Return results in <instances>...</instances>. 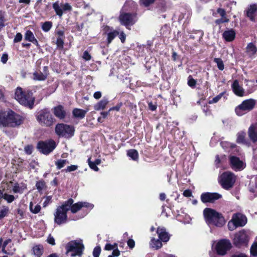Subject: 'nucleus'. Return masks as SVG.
Segmentation results:
<instances>
[{"mask_svg": "<svg viewBox=\"0 0 257 257\" xmlns=\"http://www.w3.org/2000/svg\"><path fill=\"white\" fill-rule=\"evenodd\" d=\"M23 122V117L12 110L0 112V126L16 127Z\"/></svg>", "mask_w": 257, "mask_h": 257, "instance_id": "obj_1", "label": "nucleus"}, {"mask_svg": "<svg viewBox=\"0 0 257 257\" xmlns=\"http://www.w3.org/2000/svg\"><path fill=\"white\" fill-rule=\"evenodd\" d=\"M203 216L206 223L217 227H222L225 224V220L222 215L214 209L206 208L203 210Z\"/></svg>", "mask_w": 257, "mask_h": 257, "instance_id": "obj_2", "label": "nucleus"}, {"mask_svg": "<svg viewBox=\"0 0 257 257\" xmlns=\"http://www.w3.org/2000/svg\"><path fill=\"white\" fill-rule=\"evenodd\" d=\"M73 202L72 198L65 201L61 205L57 207L54 213V222L60 225L66 223L68 221L67 212L70 210V206Z\"/></svg>", "mask_w": 257, "mask_h": 257, "instance_id": "obj_3", "label": "nucleus"}, {"mask_svg": "<svg viewBox=\"0 0 257 257\" xmlns=\"http://www.w3.org/2000/svg\"><path fill=\"white\" fill-rule=\"evenodd\" d=\"M66 254L71 257L76 256H81L83 254L84 246L82 239L72 240L69 242L66 246Z\"/></svg>", "mask_w": 257, "mask_h": 257, "instance_id": "obj_4", "label": "nucleus"}, {"mask_svg": "<svg viewBox=\"0 0 257 257\" xmlns=\"http://www.w3.org/2000/svg\"><path fill=\"white\" fill-rule=\"evenodd\" d=\"M15 98L20 104L30 108L32 107L34 104L32 93L29 91H24L21 87L17 88L15 92Z\"/></svg>", "mask_w": 257, "mask_h": 257, "instance_id": "obj_5", "label": "nucleus"}, {"mask_svg": "<svg viewBox=\"0 0 257 257\" xmlns=\"http://www.w3.org/2000/svg\"><path fill=\"white\" fill-rule=\"evenodd\" d=\"M36 117L37 121L42 126H51L55 121V118L50 112L46 109L40 110Z\"/></svg>", "mask_w": 257, "mask_h": 257, "instance_id": "obj_6", "label": "nucleus"}, {"mask_svg": "<svg viewBox=\"0 0 257 257\" xmlns=\"http://www.w3.org/2000/svg\"><path fill=\"white\" fill-rule=\"evenodd\" d=\"M247 221L246 217L243 214L240 213L233 214L231 219L228 223V229L232 231L237 227H243L246 224Z\"/></svg>", "mask_w": 257, "mask_h": 257, "instance_id": "obj_7", "label": "nucleus"}, {"mask_svg": "<svg viewBox=\"0 0 257 257\" xmlns=\"http://www.w3.org/2000/svg\"><path fill=\"white\" fill-rule=\"evenodd\" d=\"M74 127L64 123H58L55 127V133L59 137L67 139L71 138L74 133Z\"/></svg>", "mask_w": 257, "mask_h": 257, "instance_id": "obj_8", "label": "nucleus"}, {"mask_svg": "<svg viewBox=\"0 0 257 257\" xmlns=\"http://www.w3.org/2000/svg\"><path fill=\"white\" fill-rule=\"evenodd\" d=\"M256 101L253 99L245 100L236 107L235 111L238 116H242L253 109Z\"/></svg>", "mask_w": 257, "mask_h": 257, "instance_id": "obj_9", "label": "nucleus"}, {"mask_svg": "<svg viewBox=\"0 0 257 257\" xmlns=\"http://www.w3.org/2000/svg\"><path fill=\"white\" fill-rule=\"evenodd\" d=\"M235 180L236 178L233 173L225 172L221 175L219 181L223 189L229 190L233 187Z\"/></svg>", "mask_w": 257, "mask_h": 257, "instance_id": "obj_10", "label": "nucleus"}, {"mask_svg": "<svg viewBox=\"0 0 257 257\" xmlns=\"http://www.w3.org/2000/svg\"><path fill=\"white\" fill-rule=\"evenodd\" d=\"M119 21L122 25L130 29V27L137 22V16L135 14L122 13L119 16Z\"/></svg>", "mask_w": 257, "mask_h": 257, "instance_id": "obj_11", "label": "nucleus"}, {"mask_svg": "<svg viewBox=\"0 0 257 257\" xmlns=\"http://www.w3.org/2000/svg\"><path fill=\"white\" fill-rule=\"evenodd\" d=\"M56 147V143L52 140L40 142L37 145L39 150L45 155H48L52 152Z\"/></svg>", "mask_w": 257, "mask_h": 257, "instance_id": "obj_12", "label": "nucleus"}, {"mask_svg": "<svg viewBox=\"0 0 257 257\" xmlns=\"http://www.w3.org/2000/svg\"><path fill=\"white\" fill-rule=\"evenodd\" d=\"M248 240V232L242 229L234 235L233 243L236 246H239L242 244L246 243Z\"/></svg>", "mask_w": 257, "mask_h": 257, "instance_id": "obj_13", "label": "nucleus"}, {"mask_svg": "<svg viewBox=\"0 0 257 257\" xmlns=\"http://www.w3.org/2000/svg\"><path fill=\"white\" fill-rule=\"evenodd\" d=\"M231 243L227 239H222L218 242L215 246V249L218 254L223 255L231 248Z\"/></svg>", "mask_w": 257, "mask_h": 257, "instance_id": "obj_14", "label": "nucleus"}, {"mask_svg": "<svg viewBox=\"0 0 257 257\" xmlns=\"http://www.w3.org/2000/svg\"><path fill=\"white\" fill-rule=\"evenodd\" d=\"M222 195L218 193H203L201 195L200 199L203 203H213L221 198Z\"/></svg>", "mask_w": 257, "mask_h": 257, "instance_id": "obj_15", "label": "nucleus"}, {"mask_svg": "<svg viewBox=\"0 0 257 257\" xmlns=\"http://www.w3.org/2000/svg\"><path fill=\"white\" fill-rule=\"evenodd\" d=\"M229 160L231 168L235 171H241L245 167V164L236 156H230Z\"/></svg>", "mask_w": 257, "mask_h": 257, "instance_id": "obj_16", "label": "nucleus"}, {"mask_svg": "<svg viewBox=\"0 0 257 257\" xmlns=\"http://www.w3.org/2000/svg\"><path fill=\"white\" fill-rule=\"evenodd\" d=\"M157 233L158 234L159 239L163 242H167L170 239V235L164 227H159L157 228Z\"/></svg>", "mask_w": 257, "mask_h": 257, "instance_id": "obj_17", "label": "nucleus"}, {"mask_svg": "<svg viewBox=\"0 0 257 257\" xmlns=\"http://www.w3.org/2000/svg\"><path fill=\"white\" fill-rule=\"evenodd\" d=\"M53 113L55 116L60 119H64L66 115V112L64 110V107L61 105L54 108Z\"/></svg>", "mask_w": 257, "mask_h": 257, "instance_id": "obj_18", "label": "nucleus"}, {"mask_svg": "<svg viewBox=\"0 0 257 257\" xmlns=\"http://www.w3.org/2000/svg\"><path fill=\"white\" fill-rule=\"evenodd\" d=\"M248 135L253 142H257V124H251L248 130Z\"/></svg>", "mask_w": 257, "mask_h": 257, "instance_id": "obj_19", "label": "nucleus"}, {"mask_svg": "<svg viewBox=\"0 0 257 257\" xmlns=\"http://www.w3.org/2000/svg\"><path fill=\"white\" fill-rule=\"evenodd\" d=\"M232 88L233 92L238 96H243L244 95V89L239 85L238 81L235 80L232 84Z\"/></svg>", "mask_w": 257, "mask_h": 257, "instance_id": "obj_20", "label": "nucleus"}, {"mask_svg": "<svg viewBox=\"0 0 257 257\" xmlns=\"http://www.w3.org/2000/svg\"><path fill=\"white\" fill-rule=\"evenodd\" d=\"M257 12V5H250L246 11V16L252 22L255 21L254 14Z\"/></svg>", "mask_w": 257, "mask_h": 257, "instance_id": "obj_21", "label": "nucleus"}, {"mask_svg": "<svg viewBox=\"0 0 257 257\" xmlns=\"http://www.w3.org/2000/svg\"><path fill=\"white\" fill-rule=\"evenodd\" d=\"M257 52V47L252 43H249L246 47V53L249 58H252Z\"/></svg>", "mask_w": 257, "mask_h": 257, "instance_id": "obj_22", "label": "nucleus"}, {"mask_svg": "<svg viewBox=\"0 0 257 257\" xmlns=\"http://www.w3.org/2000/svg\"><path fill=\"white\" fill-rule=\"evenodd\" d=\"M223 38L227 42L232 41L235 37V32L233 29L225 31L222 34Z\"/></svg>", "mask_w": 257, "mask_h": 257, "instance_id": "obj_23", "label": "nucleus"}, {"mask_svg": "<svg viewBox=\"0 0 257 257\" xmlns=\"http://www.w3.org/2000/svg\"><path fill=\"white\" fill-rule=\"evenodd\" d=\"M24 37L25 40L32 42L37 46L39 45L37 40L35 38L33 32L30 30L26 32Z\"/></svg>", "mask_w": 257, "mask_h": 257, "instance_id": "obj_24", "label": "nucleus"}, {"mask_svg": "<svg viewBox=\"0 0 257 257\" xmlns=\"http://www.w3.org/2000/svg\"><path fill=\"white\" fill-rule=\"evenodd\" d=\"M87 112V110H85L79 108H75L73 110V115L75 117L82 119L85 117Z\"/></svg>", "mask_w": 257, "mask_h": 257, "instance_id": "obj_25", "label": "nucleus"}, {"mask_svg": "<svg viewBox=\"0 0 257 257\" xmlns=\"http://www.w3.org/2000/svg\"><path fill=\"white\" fill-rule=\"evenodd\" d=\"M32 251L36 257H41L44 252L43 245L41 244L35 245L32 248Z\"/></svg>", "mask_w": 257, "mask_h": 257, "instance_id": "obj_26", "label": "nucleus"}, {"mask_svg": "<svg viewBox=\"0 0 257 257\" xmlns=\"http://www.w3.org/2000/svg\"><path fill=\"white\" fill-rule=\"evenodd\" d=\"M108 103V100L107 98L103 97L101 100L94 106V108L96 110H103L105 108V106Z\"/></svg>", "mask_w": 257, "mask_h": 257, "instance_id": "obj_27", "label": "nucleus"}, {"mask_svg": "<svg viewBox=\"0 0 257 257\" xmlns=\"http://www.w3.org/2000/svg\"><path fill=\"white\" fill-rule=\"evenodd\" d=\"M53 8L57 15L59 17H61L63 14L62 8L61 7V4H59V2H56L53 4Z\"/></svg>", "mask_w": 257, "mask_h": 257, "instance_id": "obj_28", "label": "nucleus"}, {"mask_svg": "<svg viewBox=\"0 0 257 257\" xmlns=\"http://www.w3.org/2000/svg\"><path fill=\"white\" fill-rule=\"evenodd\" d=\"M150 247L155 249L160 248L162 246V241L159 239H156L155 238H152L150 243Z\"/></svg>", "mask_w": 257, "mask_h": 257, "instance_id": "obj_29", "label": "nucleus"}, {"mask_svg": "<svg viewBox=\"0 0 257 257\" xmlns=\"http://www.w3.org/2000/svg\"><path fill=\"white\" fill-rule=\"evenodd\" d=\"M74 201L72 202L70 206V210L72 213H75L82 208L81 202H78L73 204Z\"/></svg>", "mask_w": 257, "mask_h": 257, "instance_id": "obj_30", "label": "nucleus"}, {"mask_svg": "<svg viewBox=\"0 0 257 257\" xmlns=\"http://www.w3.org/2000/svg\"><path fill=\"white\" fill-rule=\"evenodd\" d=\"M25 189H26V186L24 185L20 186L19 183H16L13 187V192L14 193L22 194Z\"/></svg>", "mask_w": 257, "mask_h": 257, "instance_id": "obj_31", "label": "nucleus"}, {"mask_svg": "<svg viewBox=\"0 0 257 257\" xmlns=\"http://www.w3.org/2000/svg\"><path fill=\"white\" fill-rule=\"evenodd\" d=\"M237 138L236 142L237 143L239 144H246L247 142L245 140V136L246 134L245 132H239L237 135Z\"/></svg>", "mask_w": 257, "mask_h": 257, "instance_id": "obj_32", "label": "nucleus"}, {"mask_svg": "<svg viewBox=\"0 0 257 257\" xmlns=\"http://www.w3.org/2000/svg\"><path fill=\"white\" fill-rule=\"evenodd\" d=\"M127 155L134 161H137L139 158L138 152L136 150L131 149L127 151Z\"/></svg>", "mask_w": 257, "mask_h": 257, "instance_id": "obj_33", "label": "nucleus"}, {"mask_svg": "<svg viewBox=\"0 0 257 257\" xmlns=\"http://www.w3.org/2000/svg\"><path fill=\"white\" fill-rule=\"evenodd\" d=\"M47 78L42 72L35 71L33 73V80L36 81H44Z\"/></svg>", "mask_w": 257, "mask_h": 257, "instance_id": "obj_34", "label": "nucleus"}, {"mask_svg": "<svg viewBox=\"0 0 257 257\" xmlns=\"http://www.w3.org/2000/svg\"><path fill=\"white\" fill-rule=\"evenodd\" d=\"M119 35V32L116 30L110 32L107 34V43L109 44L117 36Z\"/></svg>", "mask_w": 257, "mask_h": 257, "instance_id": "obj_35", "label": "nucleus"}, {"mask_svg": "<svg viewBox=\"0 0 257 257\" xmlns=\"http://www.w3.org/2000/svg\"><path fill=\"white\" fill-rule=\"evenodd\" d=\"M69 163V162L67 160L59 159L55 162V164L58 169H60Z\"/></svg>", "mask_w": 257, "mask_h": 257, "instance_id": "obj_36", "label": "nucleus"}, {"mask_svg": "<svg viewBox=\"0 0 257 257\" xmlns=\"http://www.w3.org/2000/svg\"><path fill=\"white\" fill-rule=\"evenodd\" d=\"M29 207L31 212L34 214L39 213L41 209V206L39 204H37L34 207H33V204L32 202L30 203Z\"/></svg>", "mask_w": 257, "mask_h": 257, "instance_id": "obj_37", "label": "nucleus"}, {"mask_svg": "<svg viewBox=\"0 0 257 257\" xmlns=\"http://www.w3.org/2000/svg\"><path fill=\"white\" fill-rule=\"evenodd\" d=\"M36 187L38 191L41 192L43 189L46 188V185L45 181L43 180H41L37 182L36 184Z\"/></svg>", "mask_w": 257, "mask_h": 257, "instance_id": "obj_38", "label": "nucleus"}, {"mask_svg": "<svg viewBox=\"0 0 257 257\" xmlns=\"http://www.w3.org/2000/svg\"><path fill=\"white\" fill-rule=\"evenodd\" d=\"M6 13L4 11L0 10V31L5 27V23L6 21L5 19Z\"/></svg>", "mask_w": 257, "mask_h": 257, "instance_id": "obj_39", "label": "nucleus"}, {"mask_svg": "<svg viewBox=\"0 0 257 257\" xmlns=\"http://www.w3.org/2000/svg\"><path fill=\"white\" fill-rule=\"evenodd\" d=\"M18 197V196H17L16 197H15L13 195L4 193V196L3 198H4L8 203H11Z\"/></svg>", "mask_w": 257, "mask_h": 257, "instance_id": "obj_40", "label": "nucleus"}, {"mask_svg": "<svg viewBox=\"0 0 257 257\" xmlns=\"http://www.w3.org/2000/svg\"><path fill=\"white\" fill-rule=\"evenodd\" d=\"M9 212V208L7 206H3L0 210V219L8 215Z\"/></svg>", "mask_w": 257, "mask_h": 257, "instance_id": "obj_41", "label": "nucleus"}, {"mask_svg": "<svg viewBox=\"0 0 257 257\" xmlns=\"http://www.w3.org/2000/svg\"><path fill=\"white\" fill-rule=\"evenodd\" d=\"M52 27V23L50 21H47L43 23L42 29L45 32H48Z\"/></svg>", "mask_w": 257, "mask_h": 257, "instance_id": "obj_42", "label": "nucleus"}, {"mask_svg": "<svg viewBox=\"0 0 257 257\" xmlns=\"http://www.w3.org/2000/svg\"><path fill=\"white\" fill-rule=\"evenodd\" d=\"M213 61L216 63L217 67L220 70L222 71L224 69V64L221 59L215 58Z\"/></svg>", "mask_w": 257, "mask_h": 257, "instance_id": "obj_43", "label": "nucleus"}, {"mask_svg": "<svg viewBox=\"0 0 257 257\" xmlns=\"http://www.w3.org/2000/svg\"><path fill=\"white\" fill-rule=\"evenodd\" d=\"M225 92H221L220 94H219L218 95L216 96L215 97H213L211 100H210L208 102L209 104H212L217 102L224 95Z\"/></svg>", "mask_w": 257, "mask_h": 257, "instance_id": "obj_44", "label": "nucleus"}, {"mask_svg": "<svg viewBox=\"0 0 257 257\" xmlns=\"http://www.w3.org/2000/svg\"><path fill=\"white\" fill-rule=\"evenodd\" d=\"M155 0H140V4L145 7H149L154 3Z\"/></svg>", "mask_w": 257, "mask_h": 257, "instance_id": "obj_45", "label": "nucleus"}, {"mask_svg": "<svg viewBox=\"0 0 257 257\" xmlns=\"http://www.w3.org/2000/svg\"><path fill=\"white\" fill-rule=\"evenodd\" d=\"M250 253L254 256L257 255V242H254L250 247Z\"/></svg>", "mask_w": 257, "mask_h": 257, "instance_id": "obj_46", "label": "nucleus"}, {"mask_svg": "<svg viewBox=\"0 0 257 257\" xmlns=\"http://www.w3.org/2000/svg\"><path fill=\"white\" fill-rule=\"evenodd\" d=\"M88 165L90 167V168L95 171H98L99 169L97 167V165L93 162H91L90 161V158H89L88 159Z\"/></svg>", "mask_w": 257, "mask_h": 257, "instance_id": "obj_47", "label": "nucleus"}, {"mask_svg": "<svg viewBox=\"0 0 257 257\" xmlns=\"http://www.w3.org/2000/svg\"><path fill=\"white\" fill-rule=\"evenodd\" d=\"M229 22V19L226 17H221L220 19H218L215 20V23L216 25H219L224 23H227Z\"/></svg>", "mask_w": 257, "mask_h": 257, "instance_id": "obj_48", "label": "nucleus"}, {"mask_svg": "<svg viewBox=\"0 0 257 257\" xmlns=\"http://www.w3.org/2000/svg\"><path fill=\"white\" fill-rule=\"evenodd\" d=\"M117 247V244L116 243H114L113 244H111L110 243H107L105 246L104 249L106 250H113Z\"/></svg>", "mask_w": 257, "mask_h": 257, "instance_id": "obj_49", "label": "nucleus"}, {"mask_svg": "<svg viewBox=\"0 0 257 257\" xmlns=\"http://www.w3.org/2000/svg\"><path fill=\"white\" fill-rule=\"evenodd\" d=\"M196 84V81L194 79L192 76H189L188 77V84L191 87H195Z\"/></svg>", "mask_w": 257, "mask_h": 257, "instance_id": "obj_50", "label": "nucleus"}, {"mask_svg": "<svg viewBox=\"0 0 257 257\" xmlns=\"http://www.w3.org/2000/svg\"><path fill=\"white\" fill-rule=\"evenodd\" d=\"M101 252V248L99 246L95 247L93 250V257H99Z\"/></svg>", "mask_w": 257, "mask_h": 257, "instance_id": "obj_51", "label": "nucleus"}, {"mask_svg": "<svg viewBox=\"0 0 257 257\" xmlns=\"http://www.w3.org/2000/svg\"><path fill=\"white\" fill-rule=\"evenodd\" d=\"M78 166L77 165H71L69 166H68L67 168L65 170V171L66 172H71L72 171H74L78 169Z\"/></svg>", "mask_w": 257, "mask_h": 257, "instance_id": "obj_52", "label": "nucleus"}, {"mask_svg": "<svg viewBox=\"0 0 257 257\" xmlns=\"http://www.w3.org/2000/svg\"><path fill=\"white\" fill-rule=\"evenodd\" d=\"M61 7L63 11H70L72 10L71 6L68 3H66L65 4L61 3Z\"/></svg>", "mask_w": 257, "mask_h": 257, "instance_id": "obj_53", "label": "nucleus"}, {"mask_svg": "<svg viewBox=\"0 0 257 257\" xmlns=\"http://www.w3.org/2000/svg\"><path fill=\"white\" fill-rule=\"evenodd\" d=\"M23 38V36L20 33H18L15 36L14 39V43H18L22 41Z\"/></svg>", "mask_w": 257, "mask_h": 257, "instance_id": "obj_54", "label": "nucleus"}, {"mask_svg": "<svg viewBox=\"0 0 257 257\" xmlns=\"http://www.w3.org/2000/svg\"><path fill=\"white\" fill-rule=\"evenodd\" d=\"M33 147L31 145H27L25 148V152L28 155H31L33 152Z\"/></svg>", "mask_w": 257, "mask_h": 257, "instance_id": "obj_55", "label": "nucleus"}, {"mask_svg": "<svg viewBox=\"0 0 257 257\" xmlns=\"http://www.w3.org/2000/svg\"><path fill=\"white\" fill-rule=\"evenodd\" d=\"M82 58L86 61H89L91 59V56L87 51H85L83 53Z\"/></svg>", "mask_w": 257, "mask_h": 257, "instance_id": "obj_56", "label": "nucleus"}, {"mask_svg": "<svg viewBox=\"0 0 257 257\" xmlns=\"http://www.w3.org/2000/svg\"><path fill=\"white\" fill-rule=\"evenodd\" d=\"M81 205H82V207H86V208H88L90 209H92L94 207V205L92 204H90L88 202H81Z\"/></svg>", "mask_w": 257, "mask_h": 257, "instance_id": "obj_57", "label": "nucleus"}, {"mask_svg": "<svg viewBox=\"0 0 257 257\" xmlns=\"http://www.w3.org/2000/svg\"><path fill=\"white\" fill-rule=\"evenodd\" d=\"M56 44L58 47H63L64 44V41L62 40V38L59 37L57 39Z\"/></svg>", "mask_w": 257, "mask_h": 257, "instance_id": "obj_58", "label": "nucleus"}, {"mask_svg": "<svg viewBox=\"0 0 257 257\" xmlns=\"http://www.w3.org/2000/svg\"><path fill=\"white\" fill-rule=\"evenodd\" d=\"M47 241L48 243H49L52 245H54L55 244V239L50 234L48 237Z\"/></svg>", "mask_w": 257, "mask_h": 257, "instance_id": "obj_59", "label": "nucleus"}, {"mask_svg": "<svg viewBox=\"0 0 257 257\" xmlns=\"http://www.w3.org/2000/svg\"><path fill=\"white\" fill-rule=\"evenodd\" d=\"M120 254V251L117 249V247L114 249L112 251V254L110 255L113 257H117Z\"/></svg>", "mask_w": 257, "mask_h": 257, "instance_id": "obj_60", "label": "nucleus"}, {"mask_svg": "<svg viewBox=\"0 0 257 257\" xmlns=\"http://www.w3.org/2000/svg\"><path fill=\"white\" fill-rule=\"evenodd\" d=\"M52 197L51 196H47L45 200L43 203V207H46L51 202Z\"/></svg>", "mask_w": 257, "mask_h": 257, "instance_id": "obj_61", "label": "nucleus"}, {"mask_svg": "<svg viewBox=\"0 0 257 257\" xmlns=\"http://www.w3.org/2000/svg\"><path fill=\"white\" fill-rule=\"evenodd\" d=\"M217 12L218 14H219L220 15V16L221 17H225L226 12L224 9H221V8H218L217 10Z\"/></svg>", "mask_w": 257, "mask_h": 257, "instance_id": "obj_62", "label": "nucleus"}, {"mask_svg": "<svg viewBox=\"0 0 257 257\" xmlns=\"http://www.w3.org/2000/svg\"><path fill=\"white\" fill-rule=\"evenodd\" d=\"M127 244L130 248H133L135 245V241L133 239H129L127 241Z\"/></svg>", "mask_w": 257, "mask_h": 257, "instance_id": "obj_63", "label": "nucleus"}, {"mask_svg": "<svg viewBox=\"0 0 257 257\" xmlns=\"http://www.w3.org/2000/svg\"><path fill=\"white\" fill-rule=\"evenodd\" d=\"M119 38L121 42L123 43L125 42L126 35L123 32H121L120 34L119 33Z\"/></svg>", "mask_w": 257, "mask_h": 257, "instance_id": "obj_64", "label": "nucleus"}]
</instances>
